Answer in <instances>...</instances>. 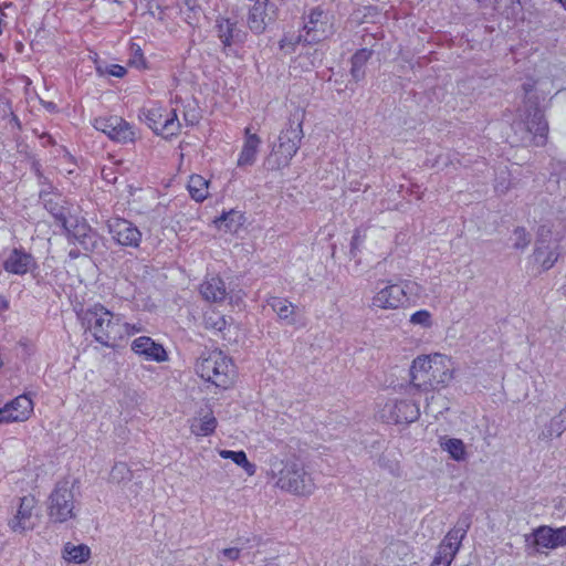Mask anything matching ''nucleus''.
Listing matches in <instances>:
<instances>
[{
	"instance_id": "1",
	"label": "nucleus",
	"mask_w": 566,
	"mask_h": 566,
	"mask_svg": "<svg viewBox=\"0 0 566 566\" xmlns=\"http://www.w3.org/2000/svg\"><path fill=\"white\" fill-rule=\"evenodd\" d=\"M455 376L453 359L441 353L417 356L409 368L410 385L419 391H440L452 382Z\"/></svg>"
},
{
	"instance_id": "2",
	"label": "nucleus",
	"mask_w": 566,
	"mask_h": 566,
	"mask_svg": "<svg viewBox=\"0 0 566 566\" xmlns=\"http://www.w3.org/2000/svg\"><path fill=\"white\" fill-rule=\"evenodd\" d=\"M88 331L94 339L105 347L114 348L126 337L140 333V324L123 321L122 315L108 311L102 304H94L84 312Z\"/></svg>"
},
{
	"instance_id": "3",
	"label": "nucleus",
	"mask_w": 566,
	"mask_h": 566,
	"mask_svg": "<svg viewBox=\"0 0 566 566\" xmlns=\"http://www.w3.org/2000/svg\"><path fill=\"white\" fill-rule=\"evenodd\" d=\"M268 476L275 480L280 490L296 496L308 497L316 490L313 476L295 457L272 455L269 459Z\"/></svg>"
},
{
	"instance_id": "4",
	"label": "nucleus",
	"mask_w": 566,
	"mask_h": 566,
	"mask_svg": "<svg viewBox=\"0 0 566 566\" xmlns=\"http://www.w3.org/2000/svg\"><path fill=\"white\" fill-rule=\"evenodd\" d=\"M195 373L221 390L230 389L235 382V365L230 356L219 349L201 353L196 360Z\"/></svg>"
},
{
	"instance_id": "5",
	"label": "nucleus",
	"mask_w": 566,
	"mask_h": 566,
	"mask_svg": "<svg viewBox=\"0 0 566 566\" xmlns=\"http://www.w3.org/2000/svg\"><path fill=\"white\" fill-rule=\"evenodd\" d=\"M303 136V115L291 116L287 126L279 135L277 145L273 146L264 161L266 168L280 170L287 167L298 151Z\"/></svg>"
},
{
	"instance_id": "6",
	"label": "nucleus",
	"mask_w": 566,
	"mask_h": 566,
	"mask_svg": "<svg viewBox=\"0 0 566 566\" xmlns=\"http://www.w3.org/2000/svg\"><path fill=\"white\" fill-rule=\"evenodd\" d=\"M419 289L420 285L415 281L395 283L391 280H379L371 291L368 306L376 312L399 310L409 301V294Z\"/></svg>"
},
{
	"instance_id": "7",
	"label": "nucleus",
	"mask_w": 566,
	"mask_h": 566,
	"mask_svg": "<svg viewBox=\"0 0 566 566\" xmlns=\"http://www.w3.org/2000/svg\"><path fill=\"white\" fill-rule=\"evenodd\" d=\"M48 516L52 523H65L77 516L74 492L69 482H60L49 496Z\"/></svg>"
},
{
	"instance_id": "8",
	"label": "nucleus",
	"mask_w": 566,
	"mask_h": 566,
	"mask_svg": "<svg viewBox=\"0 0 566 566\" xmlns=\"http://www.w3.org/2000/svg\"><path fill=\"white\" fill-rule=\"evenodd\" d=\"M147 125L158 135L165 138L175 136L180 130V122L176 109L153 105L144 112Z\"/></svg>"
},
{
	"instance_id": "9",
	"label": "nucleus",
	"mask_w": 566,
	"mask_h": 566,
	"mask_svg": "<svg viewBox=\"0 0 566 566\" xmlns=\"http://www.w3.org/2000/svg\"><path fill=\"white\" fill-rule=\"evenodd\" d=\"M526 541H531L532 547L537 553H545L560 547H566V526H537L530 535L526 536Z\"/></svg>"
},
{
	"instance_id": "10",
	"label": "nucleus",
	"mask_w": 566,
	"mask_h": 566,
	"mask_svg": "<svg viewBox=\"0 0 566 566\" xmlns=\"http://www.w3.org/2000/svg\"><path fill=\"white\" fill-rule=\"evenodd\" d=\"M419 416V406L407 399H389L380 410V418L389 423H410Z\"/></svg>"
},
{
	"instance_id": "11",
	"label": "nucleus",
	"mask_w": 566,
	"mask_h": 566,
	"mask_svg": "<svg viewBox=\"0 0 566 566\" xmlns=\"http://www.w3.org/2000/svg\"><path fill=\"white\" fill-rule=\"evenodd\" d=\"M333 24L329 15L315 8L310 11L304 24L303 41L308 44L317 43L333 34Z\"/></svg>"
},
{
	"instance_id": "12",
	"label": "nucleus",
	"mask_w": 566,
	"mask_h": 566,
	"mask_svg": "<svg viewBox=\"0 0 566 566\" xmlns=\"http://www.w3.org/2000/svg\"><path fill=\"white\" fill-rule=\"evenodd\" d=\"M94 127L118 143H133L137 136L135 128L118 116L96 118Z\"/></svg>"
},
{
	"instance_id": "13",
	"label": "nucleus",
	"mask_w": 566,
	"mask_h": 566,
	"mask_svg": "<svg viewBox=\"0 0 566 566\" xmlns=\"http://www.w3.org/2000/svg\"><path fill=\"white\" fill-rule=\"evenodd\" d=\"M277 15L276 6L270 0H255L247 17L248 28L255 34L263 33Z\"/></svg>"
},
{
	"instance_id": "14",
	"label": "nucleus",
	"mask_w": 566,
	"mask_h": 566,
	"mask_svg": "<svg viewBox=\"0 0 566 566\" xmlns=\"http://www.w3.org/2000/svg\"><path fill=\"white\" fill-rule=\"evenodd\" d=\"M467 534L464 527L451 528L440 543L431 566H450Z\"/></svg>"
},
{
	"instance_id": "15",
	"label": "nucleus",
	"mask_w": 566,
	"mask_h": 566,
	"mask_svg": "<svg viewBox=\"0 0 566 566\" xmlns=\"http://www.w3.org/2000/svg\"><path fill=\"white\" fill-rule=\"evenodd\" d=\"M34 405L30 397L20 395L0 408V424L24 422L33 415Z\"/></svg>"
},
{
	"instance_id": "16",
	"label": "nucleus",
	"mask_w": 566,
	"mask_h": 566,
	"mask_svg": "<svg viewBox=\"0 0 566 566\" xmlns=\"http://www.w3.org/2000/svg\"><path fill=\"white\" fill-rule=\"evenodd\" d=\"M108 232L113 240L128 248H137L142 241V232L130 221L116 218L108 221Z\"/></svg>"
},
{
	"instance_id": "17",
	"label": "nucleus",
	"mask_w": 566,
	"mask_h": 566,
	"mask_svg": "<svg viewBox=\"0 0 566 566\" xmlns=\"http://www.w3.org/2000/svg\"><path fill=\"white\" fill-rule=\"evenodd\" d=\"M130 349L148 361L164 363L168 360V354L161 344L148 336H139L132 342Z\"/></svg>"
},
{
	"instance_id": "18",
	"label": "nucleus",
	"mask_w": 566,
	"mask_h": 566,
	"mask_svg": "<svg viewBox=\"0 0 566 566\" xmlns=\"http://www.w3.org/2000/svg\"><path fill=\"white\" fill-rule=\"evenodd\" d=\"M560 256L557 242L538 241L534 248L532 260L539 272H547L553 269Z\"/></svg>"
},
{
	"instance_id": "19",
	"label": "nucleus",
	"mask_w": 566,
	"mask_h": 566,
	"mask_svg": "<svg viewBox=\"0 0 566 566\" xmlns=\"http://www.w3.org/2000/svg\"><path fill=\"white\" fill-rule=\"evenodd\" d=\"M217 427L218 420L211 409L201 410L189 420L190 432L197 438L213 434Z\"/></svg>"
},
{
	"instance_id": "20",
	"label": "nucleus",
	"mask_w": 566,
	"mask_h": 566,
	"mask_svg": "<svg viewBox=\"0 0 566 566\" xmlns=\"http://www.w3.org/2000/svg\"><path fill=\"white\" fill-rule=\"evenodd\" d=\"M261 143V138L252 133L250 127L244 129V142L237 160L238 167L252 166L255 163Z\"/></svg>"
},
{
	"instance_id": "21",
	"label": "nucleus",
	"mask_w": 566,
	"mask_h": 566,
	"mask_svg": "<svg viewBox=\"0 0 566 566\" xmlns=\"http://www.w3.org/2000/svg\"><path fill=\"white\" fill-rule=\"evenodd\" d=\"M35 507V500L32 496H24L20 500V505L15 515L9 522L14 532H22L32 527L31 518Z\"/></svg>"
},
{
	"instance_id": "22",
	"label": "nucleus",
	"mask_w": 566,
	"mask_h": 566,
	"mask_svg": "<svg viewBox=\"0 0 566 566\" xmlns=\"http://www.w3.org/2000/svg\"><path fill=\"white\" fill-rule=\"evenodd\" d=\"M526 130L534 136L535 146H544L547 138L548 125L542 112L534 108L526 120Z\"/></svg>"
},
{
	"instance_id": "23",
	"label": "nucleus",
	"mask_w": 566,
	"mask_h": 566,
	"mask_svg": "<svg viewBox=\"0 0 566 566\" xmlns=\"http://www.w3.org/2000/svg\"><path fill=\"white\" fill-rule=\"evenodd\" d=\"M33 264V258L29 253L14 249L6 259L3 268L7 272L22 275L25 274Z\"/></svg>"
},
{
	"instance_id": "24",
	"label": "nucleus",
	"mask_w": 566,
	"mask_h": 566,
	"mask_svg": "<svg viewBox=\"0 0 566 566\" xmlns=\"http://www.w3.org/2000/svg\"><path fill=\"white\" fill-rule=\"evenodd\" d=\"M268 305L275 312L277 318L287 325L296 323V306L284 297L269 296Z\"/></svg>"
},
{
	"instance_id": "25",
	"label": "nucleus",
	"mask_w": 566,
	"mask_h": 566,
	"mask_svg": "<svg viewBox=\"0 0 566 566\" xmlns=\"http://www.w3.org/2000/svg\"><path fill=\"white\" fill-rule=\"evenodd\" d=\"M201 295L210 302H222L227 297L226 284L217 275L209 276L200 286Z\"/></svg>"
},
{
	"instance_id": "26",
	"label": "nucleus",
	"mask_w": 566,
	"mask_h": 566,
	"mask_svg": "<svg viewBox=\"0 0 566 566\" xmlns=\"http://www.w3.org/2000/svg\"><path fill=\"white\" fill-rule=\"evenodd\" d=\"M439 446L457 462L467 461L469 458L467 446L461 439L443 436L439 438Z\"/></svg>"
},
{
	"instance_id": "27",
	"label": "nucleus",
	"mask_w": 566,
	"mask_h": 566,
	"mask_svg": "<svg viewBox=\"0 0 566 566\" xmlns=\"http://www.w3.org/2000/svg\"><path fill=\"white\" fill-rule=\"evenodd\" d=\"M216 228L228 233H237L244 223V216L237 210H230L213 221Z\"/></svg>"
},
{
	"instance_id": "28",
	"label": "nucleus",
	"mask_w": 566,
	"mask_h": 566,
	"mask_svg": "<svg viewBox=\"0 0 566 566\" xmlns=\"http://www.w3.org/2000/svg\"><path fill=\"white\" fill-rule=\"evenodd\" d=\"M210 181L201 175H191L188 180L187 189L191 197L197 202H202L209 197Z\"/></svg>"
},
{
	"instance_id": "29",
	"label": "nucleus",
	"mask_w": 566,
	"mask_h": 566,
	"mask_svg": "<svg viewBox=\"0 0 566 566\" xmlns=\"http://www.w3.org/2000/svg\"><path fill=\"white\" fill-rule=\"evenodd\" d=\"M62 557L67 563L83 564L91 557V548L85 544L74 545L66 543L62 551Z\"/></svg>"
},
{
	"instance_id": "30",
	"label": "nucleus",
	"mask_w": 566,
	"mask_h": 566,
	"mask_svg": "<svg viewBox=\"0 0 566 566\" xmlns=\"http://www.w3.org/2000/svg\"><path fill=\"white\" fill-rule=\"evenodd\" d=\"M218 453L222 459L232 460L237 465L241 467L249 476L255 474L256 467L248 460L244 451L219 450Z\"/></svg>"
},
{
	"instance_id": "31",
	"label": "nucleus",
	"mask_w": 566,
	"mask_h": 566,
	"mask_svg": "<svg viewBox=\"0 0 566 566\" xmlns=\"http://www.w3.org/2000/svg\"><path fill=\"white\" fill-rule=\"evenodd\" d=\"M235 25L237 23L228 18L220 17L217 19L218 36L224 46H230L233 43L237 33Z\"/></svg>"
},
{
	"instance_id": "32",
	"label": "nucleus",
	"mask_w": 566,
	"mask_h": 566,
	"mask_svg": "<svg viewBox=\"0 0 566 566\" xmlns=\"http://www.w3.org/2000/svg\"><path fill=\"white\" fill-rule=\"evenodd\" d=\"M480 3L491 6L506 18L513 17L520 8L518 0H476Z\"/></svg>"
},
{
	"instance_id": "33",
	"label": "nucleus",
	"mask_w": 566,
	"mask_h": 566,
	"mask_svg": "<svg viewBox=\"0 0 566 566\" xmlns=\"http://www.w3.org/2000/svg\"><path fill=\"white\" fill-rule=\"evenodd\" d=\"M78 235H75L85 251H94L97 248L98 237L86 224L77 226Z\"/></svg>"
},
{
	"instance_id": "34",
	"label": "nucleus",
	"mask_w": 566,
	"mask_h": 566,
	"mask_svg": "<svg viewBox=\"0 0 566 566\" xmlns=\"http://www.w3.org/2000/svg\"><path fill=\"white\" fill-rule=\"evenodd\" d=\"M205 325L209 329L223 333L230 325V322L226 318L224 315H221L218 312L211 311V312H208L205 316Z\"/></svg>"
},
{
	"instance_id": "35",
	"label": "nucleus",
	"mask_w": 566,
	"mask_h": 566,
	"mask_svg": "<svg viewBox=\"0 0 566 566\" xmlns=\"http://www.w3.org/2000/svg\"><path fill=\"white\" fill-rule=\"evenodd\" d=\"M409 323L424 329H430L433 326L432 314L428 310L416 311L410 315Z\"/></svg>"
},
{
	"instance_id": "36",
	"label": "nucleus",
	"mask_w": 566,
	"mask_h": 566,
	"mask_svg": "<svg viewBox=\"0 0 566 566\" xmlns=\"http://www.w3.org/2000/svg\"><path fill=\"white\" fill-rule=\"evenodd\" d=\"M96 72L99 76L112 75L123 77L126 74V69L118 64H97Z\"/></svg>"
},
{
	"instance_id": "37",
	"label": "nucleus",
	"mask_w": 566,
	"mask_h": 566,
	"mask_svg": "<svg viewBox=\"0 0 566 566\" xmlns=\"http://www.w3.org/2000/svg\"><path fill=\"white\" fill-rule=\"evenodd\" d=\"M513 248L516 250H524L531 242V237L524 228H516L512 235Z\"/></svg>"
},
{
	"instance_id": "38",
	"label": "nucleus",
	"mask_w": 566,
	"mask_h": 566,
	"mask_svg": "<svg viewBox=\"0 0 566 566\" xmlns=\"http://www.w3.org/2000/svg\"><path fill=\"white\" fill-rule=\"evenodd\" d=\"M303 41V34L300 35H284L280 41V48L287 53H291L295 50V45Z\"/></svg>"
},
{
	"instance_id": "39",
	"label": "nucleus",
	"mask_w": 566,
	"mask_h": 566,
	"mask_svg": "<svg viewBox=\"0 0 566 566\" xmlns=\"http://www.w3.org/2000/svg\"><path fill=\"white\" fill-rule=\"evenodd\" d=\"M371 56V51L368 50V49H361L359 51H357L353 57H352V64H355V65H358V66H363L367 63V61L370 59Z\"/></svg>"
},
{
	"instance_id": "40",
	"label": "nucleus",
	"mask_w": 566,
	"mask_h": 566,
	"mask_svg": "<svg viewBox=\"0 0 566 566\" xmlns=\"http://www.w3.org/2000/svg\"><path fill=\"white\" fill-rule=\"evenodd\" d=\"M129 473V469L125 463H117L113 467L111 471V479L113 481L119 482Z\"/></svg>"
},
{
	"instance_id": "41",
	"label": "nucleus",
	"mask_w": 566,
	"mask_h": 566,
	"mask_svg": "<svg viewBox=\"0 0 566 566\" xmlns=\"http://www.w3.org/2000/svg\"><path fill=\"white\" fill-rule=\"evenodd\" d=\"M12 9V3L7 0H0V34L3 31V27L7 25V19L9 17L8 11Z\"/></svg>"
},
{
	"instance_id": "42",
	"label": "nucleus",
	"mask_w": 566,
	"mask_h": 566,
	"mask_svg": "<svg viewBox=\"0 0 566 566\" xmlns=\"http://www.w3.org/2000/svg\"><path fill=\"white\" fill-rule=\"evenodd\" d=\"M364 11L367 12L364 15H360V9L355 11L352 14L353 21H355L356 23H364V22L368 21V17H374L376 14V9L373 7H366V8H364Z\"/></svg>"
},
{
	"instance_id": "43",
	"label": "nucleus",
	"mask_w": 566,
	"mask_h": 566,
	"mask_svg": "<svg viewBox=\"0 0 566 566\" xmlns=\"http://www.w3.org/2000/svg\"><path fill=\"white\" fill-rule=\"evenodd\" d=\"M221 554L227 560H237L240 557V549L238 547H229L222 549Z\"/></svg>"
},
{
	"instance_id": "44",
	"label": "nucleus",
	"mask_w": 566,
	"mask_h": 566,
	"mask_svg": "<svg viewBox=\"0 0 566 566\" xmlns=\"http://www.w3.org/2000/svg\"><path fill=\"white\" fill-rule=\"evenodd\" d=\"M350 74L355 81H360L365 75L363 66H358L355 64H352Z\"/></svg>"
},
{
	"instance_id": "45",
	"label": "nucleus",
	"mask_w": 566,
	"mask_h": 566,
	"mask_svg": "<svg viewBox=\"0 0 566 566\" xmlns=\"http://www.w3.org/2000/svg\"><path fill=\"white\" fill-rule=\"evenodd\" d=\"M11 114V107L8 99H0V115L8 116Z\"/></svg>"
},
{
	"instance_id": "46",
	"label": "nucleus",
	"mask_w": 566,
	"mask_h": 566,
	"mask_svg": "<svg viewBox=\"0 0 566 566\" xmlns=\"http://www.w3.org/2000/svg\"><path fill=\"white\" fill-rule=\"evenodd\" d=\"M9 308V302L6 297L0 296V314Z\"/></svg>"
}]
</instances>
